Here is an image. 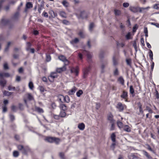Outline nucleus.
<instances>
[{
  "label": "nucleus",
  "instance_id": "obj_1",
  "mask_svg": "<svg viewBox=\"0 0 159 159\" xmlns=\"http://www.w3.org/2000/svg\"><path fill=\"white\" fill-rule=\"evenodd\" d=\"M45 140L50 143L54 142L56 143H58L60 141L58 138L52 137H48L46 138Z\"/></svg>",
  "mask_w": 159,
  "mask_h": 159
},
{
  "label": "nucleus",
  "instance_id": "obj_2",
  "mask_svg": "<svg viewBox=\"0 0 159 159\" xmlns=\"http://www.w3.org/2000/svg\"><path fill=\"white\" fill-rule=\"evenodd\" d=\"M57 75L56 73L52 72L51 73L50 75L48 77V79L50 82H52L54 81V79L57 78Z\"/></svg>",
  "mask_w": 159,
  "mask_h": 159
},
{
  "label": "nucleus",
  "instance_id": "obj_3",
  "mask_svg": "<svg viewBox=\"0 0 159 159\" xmlns=\"http://www.w3.org/2000/svg\"><path fill=\"white\" fill-rule=\"evenodd\" d=\"M58 58L60 60L64 62L65 65H67L68 64L69 61L64 56L62 55H60L59 56Z\"/></svg>",
  "mask_w": 159,
  "mask_h": 159
},
{
  "label": "nucleus",
  "instance_id": "obj_4",
  "mask_svg": "<svg viewBox=\"0 0 159 159\" xmlns=\"http://www.w3.org/2000/svg\"><path fill=\"white\" fill-rule=\"evenodd\" d=\"M140 7L133 6H130L129 7V10L134 13H136L138 11H139Z\"/></svg>",
  "mask_w": 159,
  "mask_h": 159
},
{
  "label": "nucleus",
  "instance_id": "obj_5",
  "mask_svg": "<svg viewBox=\"0 0 159 159\" xmlns=\"http://www.w3.org/2000/svg\"><path fill=\"white\" fill-rule=\"evenodd\" d=\"M150 8V7H140L139 8V12L140 13H145Z\"/></svg>",
  "mask_w": 159,
  "mask_h": 159
},
{
  "label": "nucleus",
  "instance_id": "obj_6",
  "mask_svg": "<svg viewBox=\"0 0 159 159\" xmlns=\"http://www.w3.org/2000/svg\"><path fill=\"white\" fill-rule=\"evenodd\" d=\"M17 148L19 150H21L23 153H25L26 151V148L21 145H18Z\"/></svg>",
  "mask_w": 159,
  "mask_h": 159
},
{
  "label": "nucleus",
  "instance_id": "obj_7",
  "mask_svg": "<svg viewBox=\"0 0 159 159\" xmlns=\"http://www.w3.org/2000/svg\"><path fill=\"white\" fill-rule=\"evenodd\" d=\"M121 97L125 99V101L127 102L126 98L127 97V93L125 91H123L122 94L121 95Z\"/></svg>",
  "mask_w": 159,
  "mask_h": 159
},
{
  "label": "nucleus",
  "instance_id": "obj_8",
  "mask_svg": "<svg viewBox=\"0 0 159 159\" xmlns=\"http://www.w3.org/2000/svg\"><path fill=\"white\" fill-rule=\"evenodd\" d=\"M19 16V13L18 12L16 13L12 17V19L14 20H18Z\"/></svg>",
  "mask_w": 159,
  "mask_h": 159
},
{
  "label": "nucleus",
  "instance_id": "obj_9",
  "mask_svg": "<svg viewBox=\"0 0 159 159\" xmlns=\"http://www.w3.org/2000/svg\"><path fill=\"white\" fill-rule=\"evenodd\" d=\"M59 107L63 111H66L67 109V106L65 104L62 103L60 104Z\"/></svg>",
  "mask_w": 159,
  "mask_h": 159
},
{
  "label": "nucleus",
  "instance_id": "obj_10",
  "mask_svg": "<svg viewBox=\"0 0 159 159\" xmlns=\"http://www.w3.org/2000/svg\"><path fill=\"white\" fill-rule=\"evenodd\" d=\"M85 126L83 123L79 124L78 125V128L80 130H83L85 128Z\"/></svg>",
  "mask_w": 159,
  "mask_h": 159
},
{
  "label": "nucleus",
  "instance_id": "obj_11",
  "mask_svg": "<svg viewBox=\"0 0 159 159\" xmlns=\"http://www.w3.org/2000/svg\"><path fill=\"white\" fill-rule=\"evenodd\" d=\"M76 90V88L75 87H73L72 89L70 90L68 93L69 95H72L74 94Z\"/></svg>",
  "mask_w": 159,
  "mask_h": 159
},
{
  "label": "nucleus",
  "instance_id": "obj_12",
  "mask_svg": "<svg viewBox=\"0 0 159 159\" xmlns=\"http://www.w3.org/2000/svg\"><path fill=\"white\" fill-rule=\"evenodd\" d=\"M10 74L8 73H0V77H8L10 76Z\"/></svg>",
  "mask_w": 159,
  "mask_h": 159
},
{
  "label": "nucleus",
  "instance_id": "obj_13",
  "mask_svg": "<svg viewBox=\"0 0 159 159\" xmlns=\"http://www.w3.org/2000/svg\"><path fill=\"white\" fill-rule=\"evenodd\" d=\"M8 22V20L7 19H2L1 21L0 24L2 25H6Z\"/></svg>",
  "mask_w": 159,
  "mask_h": 159
},
{
  "label": "nucleus",
  "instance_id": "obj_14",
  "mask_svg": "<svg viewBox=\"0 0 159 159\" xmlns=\"http://www.w3.org/2000/svg\"><path fill=\"white\" fill-rule=\"evenodd\" d=\"M117 107L120 111H122L124 109L123 105L121 103H119L118 104Z\"/></svg>",
  "mask_w": 159,
  "mask_h": 159
},
{
  "label": "nucleus",
  "instance_id": "obj_15",
  "mask_svg": "<svg viewBox=\"0 0 159 159\" xmlns=\"http://www.w3.org/2000/svg\"><path fill=\"white\" fill-rule=\"evenodd\" d=\"M33 7V5L30 2H28L26 3V9L25 11H26V9L32 8Z\"/></svg>",
  "mask_w": 159,
  "mask_h": 159
},
{
  "label": "nucleus",
  "instance_id": "obj_16",
  "mask_svg": "<svg viewBox=\"0 0 159 159\" xmlns=\"http://www.w3.org/2000/svg\"><path fill=\"white\" fill-rule=\"evenodd\" d=\"M60 15L63 18H66V14L63 11H60L59 12Z\"/></svg>",
  "mask_w": 159,
  "mask_h": 159
},
{
  "label": "nucleus",
  "instance_id": "obj_17",
  "mask_svg": "<svg viewBox=\"0 0 159 159\" xmlns=\"http://www.w3.org/2000/svg\"><path fill=\"white\" fill-rule=\"evenodd\" d=\"M86 12L84 11H81L80 13V17L82 18H86L87 17Z\"/></svg>",
  "mask_w": 159,
  "mask_h": 159
},
{
  "label": "nucleus",
  "instance_id": "obj_18",
  "mask_svg": "<svg viewBox=\"0 0 159 159\" xmlns=\"http://www.w3.org/2000/svg\"><path fill=\"white\" fill-rule=\"evenodd\" d=\"M124 130L127 132H130L131 131L130 127L127 125H125L124 126Z\"/></svg>",
  "mask_w": 159,
  "mask_h": 159
},
{
  "label": "nucleus",
  "instance_id": "obj_19",
  "mask_svg": "<svg viewBox=\"0 0 159 159\" xmlns=\"http://www.w3.org/2000/svg\"><path fill=\"white\" fill-rule=\"evenodd\" d=\"M25 96L30 100H32L33 99V96L30 93H28L26 94L25 95Z\"/></svg>",
  "mask_w": 159,
  "mask_h": 159
},
{
  "label": "nucleus",
  "instance_id": "obj_20",
  "mask_svg": "<svg viewBox=\"0 0 159 159\" xmlns=\"http://www.w3.org/2000/svg\"><path fill=\"white\" fill-rule=\"evenodd\" d=\"M71 72L72 73H75L76 74V75H77L78 71V69L77 68H72L71 69Z\"/></svg>",
  "mask_w": 159,
  "mask_h": 159
},
{
  "label": "nucleus",
  "instance_id": "obj_21",
  "mask_svg": "<svg viewBox=\"0 0 159 159\" xmlns=\"http://www.w3.org/2000/svg\"><path fill=\"white\" fill-rule=\"evenodd\" d=\"M66 69L65 66H64L62 67L57 69V71L58 73H61L62 71L65 70H66Z\"/></svg>",
  "mask_w": 159,
  "mask_h": 159
},
{
  "label": "nucleus",
  "instance_id": "obj_22",
  "mask_svg": "<svg viewBox=\"0 0 159 159\" xmlns=\"http://www.w3.org/2000/svg\"><path fill=\"white\" fill-rule=\"evenodd\" d=\"M61 96L64 98L65 102L67 103H68L70 101V99L69 98L68 96H65V97H64L63 96L61 95Z\"/></svg>",
  "mask_w": 159,
  "mask_h": 159
},
{
  "label": "nucleus",
  "instance_id": "obj_23",
  "mask_svg": "<svg viewBox=\"0 0 159 159\" xmlns=\"http://www.w3.org/2000/svg\"><path fill=\"white\" fill-rule=\"evenodd\" d=\"M3 94L4 96H9L12 94V93L5 90L3 92Z\"/></svg>",
  "mask_w": 159,
  "mask_h": 159
},
{
  "label": "nucleus",
  "instance_id": "obj_24",
  "mask_svg": "<svg viewBox=\"0 0 159 159\" xmlns=\"http://www.w3.org/2000/svg\"><path fill=\"white\" fill-rule=\"evenodd\" d=\"M129 159H138L137 157L134 154H131L129 156Z\"/></svg>",
  "mask_w": 159,
  "mask_h": 159
},
{
  "label": "nucleus",
  "instance_id": "obj_25",
  "mask_svg": "<svg viewBox=\"0 0 159 159\" xmlns=\"http://www.w3.org/2000/svg\"><path fill=\"white\" fill-rule=\"evenodd\" d=\"M108 119L111 122H114L113 119V116L111 114L109 115L108 117Z\"/></svg>",
  "mask_w": 159,
  "mask_h": 159
},
{
  "label": "nucleus",
  "instance_id": "obj_26",
  "mask_svg": "<svg viewBox=\"0 0 159 159\" xmlns=\"http://www.w3.org/2000/svg\"><path fill=\"white\" fill-rule=\"evenodd\" d=\"M118 80L119 82L122 85H124V80L123 78L122 77H120L118 79Z\"/></svg>",
  "mask_w": 159,
  "mask_h": 159
},
{
  "label": "nucleus",
  "instance_id": "obj_27",
  "mask_svg": "<svg viewBox=\"0 0 159 159\" xmlns=\"http://www.w3.org/2000/svg\"><path fill=\"white\" fill-rule=\"evenodd\" d=\"M66 113L64 111H61L59 114V116L62 117H64L66 116Z\"/></svg>",
  "mask_w": 159,
  "mask_h": 159
},
{
  "label": "nucleus",
  "instance_id": "obj_28",
  "mask_svg": "<svg viewBox=\"0 0 159 159\" xmlns=\"http://www.w3.org/2000/svg\"><path fill=\"white\" fill-rule=\"evenodd\" d=\"M29 88L31 90H33L34 88V86L33 83L32 82L30 81L29 82Z\"/></svg>",
  "mask_w": 159,
  "mask_h": 159
},
{
  "label": "nucleus",
  "instance_id": "obj_29",
  "mask_svg": "<svg viewBox=\"0 0 159 159\" xmlns=\"http://www.w3.org/2000/svg\"><path fill=\"white\" fill-rule=\"evenodd\" d=\"M116 135L114 133H113L111 135V138L112 141L113 142H115L116 141Z\"/></svg>",
  "mask_w": 159,
  "mask_h": 159
},
{
  "label": "nucleus",
  "instance_id": "obj_30",
  "mask_svg": "<svg viewBox=\"0 0 159 159\" xmlns=\"http://www.w3.org/2000/svg\"><path fill=\"white\" fill-rule=\"evenodd\" d=\"M83 93V91L82 90H80L76 93V95L78 97H80V95Z\"/></svg>",
  "mask_w": 159,
  "mask_h": 159
},
{
  "label": "nucleus",
  "instance_id": "obj_31",
  "mask_svg": "<svg viewBox=\"0 0 159 159\" xmlns=\"http://www.w3.org/2000/svg\"><path fill=\"white\" fill-rule=\"evenodd\" d=\"M79 41V40L78 38H76L75 39H74L72 40L70 43L72 44L76 43H77Z\"/></svg>",
  "mask_w": 159,
  "mask_h": 159
},
{
  "label": "nucleus",
  "instance_id": "obj_32",
  "mask_svg": "<svg viewBox=\"0 0 159 159\" xmlns=\"http://www.w3.org/2000/svg\"><path fill=\"white\" fill-rule=\"evenodd\" d=\"M13 156L15 157H17L19 155V152L16 151H14L13 152Z\"/></svg>",
  "mask_w": 159,
  "mask_h": 159
},
{
  "label": "nucleus",
  "instance_id": "obj_33",
  "mask_svg": "<svg viewBox=\"0 0 159 159\" xmlns=\"http://www.w3.org/2000/svg\"><path fill=\"white\" fill-rule=\"evenodd\" d=\"M62 4L65 7H67L69 5L68 2L66 0L63 1L62 2Z\"/></svg>",
  "mask_w": 159,
  "mask_h": 159
},
{
  "label": "nucleus",
  "instance_id": "obj_34",
  "mask_svg": "<svg viewBox=\"0 0 159 159\" xmlns=\"http://www.w3.org/2000/svg\"><path fill=\"white\" fill-rule=\"evenodd\" d=\"M0 84L3 87L6 84V81L4 80H2L0 81Z\"/></svg>",
  "mask_w": 159,
  "mask_h": 159
},
{
  "label": "nucleus",
  "instance_id": "obj_35",
  "mask_svg": "<svg viewBox=\"0 0 159 159\" xmlns=\"http://www.w3.org/2000/svg\"><path fill=\"white\" fill-rule=\"evenodd\" d=\"M117 125L118 127L120 128H121L123 127V124L120 121H117Z\"/></svg>",
  "mask_w": 159,
  "mask_h": 159
},
{
  "label": "nucleus",
  "instance_id": "obj_36",
  "mask_svg": "<svg viewBox=\"0 0 159 159\" xmlns=\"http://www.w3.org/2000/svg\"><path fill=\"white\" fill-rule=\"evenodd\" d=\"M149 56L150 58L151 59L152 61L153 58V53L152 52V51L150 50L149 51Z\"/></svg>",
  "mask_w": 159,
  "mask_h": 159
},
{
  "label": "nucleus",
  "instance_id": "obj_37",
  "mask_svg": "<svg viewBox=\"0 0 159 159\" xmlns=\"http://www.w3.org/2000/svg\"><path fill=\"white\" fill-rule=\"evenodd\" d=\"M3 68L5 70H7L9 69L8 64L7 62H5L4 63Z\"/></svg>",
  "mask_w": 159,
  "mask_h": 159
},
{
  "label": "nucleus",
  "instance_id": "obj_38",
  "mask_svg": "<svg viewBox=\"0 0 159 159\" xmlns=\"http://www.w3.org/2000/svg\"><path fill=\"white\" fill-rule=\"evenodd\" d=\"M8 90L10 91L14 90L15 89V88L12 86L11 85H9L8 87Z\"/></svg>",
  "mask_w": 159,
  "mask_h": 159
},
{
  "label": "nucleus",
  "instance_id": "obj_39",
  "mask_svg": "<svg viewBox=\"0 0 159 159\" xmlns=\"http://www.w3.org/2000/svg\"><path fill=\"white\" fill-rule=\"evenodd\" d=\"M36 110L37 112L39 113H41L43 112V109L39 107H36Z\"/></svg>",
  "mask_w": 159,
  "mask_h": 159
},
{
  "label": "nucleus",
  "instance_id": "obj_40",
  "mask_svg": "<svg viewBox=\"0 0 159 159\" xmlns=\"http://www.w3.org/2000/svg\"><path fill=\"white\" fill-rule=\"evenodd\" d=\"M78 34L81 38H83L84 36V32L83 31H80L79 32Z\"/></svg>",
  "mask_w": 159,
  "mask_h": 159
},
{
  "label": "nucleus",
  "instance_id": "obj_41",
  "mask_svg": "<svg viewBox=\"0 0 159 159\" xmlns=\"http://www.w3.org/2000/svg\"><path fill=\"white\" fill-rule=\"evenodd\" d=\"M94 24L93 23H91L89 26V30L90 31H92L93 28L94 27Z\"/></svg>",
  "mask_w": 159,
  "mask_h": 159
},
{
  "label": "nucleus",
  "instance_id": "obj_42",
  "mask_svg": "<svg viewBox=\"0 0 159 159\" xmlns=\"http://www.w3.org/2000/svg\"><path fill=\"white\" fill-rule=\"evenodd\" d=\"M114 74L115 75H119V72L117 68H116L114 71Z\"/></svg>",
  "mask_w": 159,
  "mask_h": 159
},
{
  "label": "nucleus",
  "instance_id": "obj_43",
  "mask_svg": "<svg viewBox=\"0 0 159 159\" xmlns=\"http://www.w3.org/2000/svg\"><path fill=\"white\" fill-rule=\"evenodd\" d=\"M129 91L131 94H133L134 93V89L132 85L130 86L129 87Z\"/></svg>",
  "mask_w": 159,
  "mask_h": 159
},
{
  "label": "nucleus",
  "instance_id": "obj_44",
  "mask_svg": "<svg viewBox=\"0 0 159 159\" xmlns=\"http://www.w3.org/2000/svg\"><path fill=\"white\" fill-rule=\"evenodd\" d=\"M114 12L116 15H119L120 14V11L118 10H115Z\"/></svg>",
  "mask_w": 159,
  "mask_h": 159
},
{
  "label": "nucleus",
  "instance_id": "obj_45",
  "mask_svg": "<svg viewBox=\"0 0 159 159\" xmlns=\"http://www.w3.org/2000/svg\"><path fill=\"white\" fill-rule=\"evenodd\" d=\"M11 44V42H8L7 43V45L5 48V51H7L8 50L9 48V47L10 46V45Z\"/></svg>",
  "mask_w": 159,
  "mask_h": 159
},
{
  "label": "nucleus",
  "instance_id": "obj_46",
  "mask_svg": "<svg viewBox=\"0 0 159 159\" xmlns=\"http://www.w3.org/2000/svg\"><path fill=\"white\" fill-rule=\"evenodd\" d=\"M153 8L156 9H159V4H155L153 6Z\"/></svg>",
  "mask_w": 159,
  "mask_h": 159
},
{
  "label": "nucleus",
  "instance_id": "obj_47",
  "mask_svg": "<svg viewBox=\"0 0 159 159\" xmlns=\"http://www.w3.org/2000/svg\"><path fill=\"white\" fill-rule=\"evenodd\" d=\"M151 24L155 25L156 27L159 28V24L154 22H151Z\"/></svg>",
  "mask_w": 159,
  "mask_h": 159
},
{
  "label": "nucleus",
  "instance_id": "obj_48",
  "mask_svg": "<svg viewBox=\"0 0 159 159\" xmlns=\"http://www.w3.org/2000/svg\"><path fill=\"white\" fill-rule=\"evenodd\" d=\"M51 59V57L49 55H46V60L47 61H50Z\"/></svg>",
  "mask_w": 159,
  "mask_h": 159
},
{
  "label": "nucleus",
  "instance_id": "obj_49",
  "mask_svg": "<svg viewBox=\"0 0 159 159\" xmlns=\"http://www.w3.org/2000/svg\"><path fill=\"white\" fill-rule=\"evenodd\" d=\"M27 47L26 48V50L27 51H29L30 48V47L31 46V44L30 43H27Z\"/></svg>",
  "mask_w": 159,
  "mask_h": 159
},
{
  "label": "nucleus",
  "instance_id": "obj_50",
  "mask_svg": "<svg viewBox=\"0 0 159 159\" xmlns=\"http://www.w3.org/2000/svg\"><path fill=\"white\" fill-rule=\"evenodd\" d=\"M138 28V26L137 25H135L133 27V32H135Z\"/></svg>",
  "mask_w": 159,
  "mask_h": 159
},
{
  "label": "nucleus",
  "instance_id": "obj_51",
  "mask_svg": "<svg viewBox=\"0 0 159 159\" xmlns=\"http://www.w3.org/2000/svg\"><path fill=\"white\" fill-rule=\"evenodd\" d=\"M113 63L114 66H116L118 64L117 61L115 59L114 57L113 58Z\"/></svg>",
  "mask_w": 159,
  "mask_h": 159
},
{
  "label": "nucleus",
  "instance_id": "obj_52",
  "mask_svg": "<svg viewBox=\"0 0 159 159\" xmlns=\"http://www.w3.org/2000/svg\"><path fill=\"white\" fill-rule=\"evenodd\" d=\"M146 110H148L149 113H152V110L149 107H147V106L146 107Z\"/></svg>",
  "mask_w": 159,
  "mask_h": 159
},
{
  "label": "nucleus",
  "instance_id": "obj_53",
  "mask_svg": "<svg viewBox=\"0 0 159 159\" xmlns=\"http://www.w3.org/2000/svg\"><path fill=\"white\" fill-rule=\"evenodd\" d=\"M131 34L130 33H129L126 34V37L127 39H130Z\"/></svg>",
  "mask_w": 159,
  "mask_h": 159
},
{
  "label": "nucleus",
  "instance_id": "obj_54",
  "mask_svg": "<svg viewBox=\"0 0 159 159\" xmlns=\"http://www.w3.org/2000/svg\"><path fill=\"white\" fill-rule=\"evenodd\" d=\"M3 112H6L7 111V108L6 106H3L2 107Z\"/></svg>",
  "mask_w": 159,
  "mask_h": 159
},
{
  "label": "nucleus",
  "instance_id": "obj_55",
  "mask_svg": "<svg viewBox=\"0 0 159 159\" xmlns=\"http://www.w3.org/2000/svg\"><path fill=\"white\" fill-rule=\"evenodd\" d=\"M123 6L125 7H127L129 6V3H123Z\"/></svg>",
  "mask_w": 159,
  "mask_h": 159
},
{
  "label": "nucleus",
  "instance_id": "obj_56",
  "mask_svg": "<svg viewBox=\"0 0 159 159\" xmlns=\"http://www.w3.org/2000/svg\"><path fill=\"white\" fill-rule=\"evenodd\" d=\"M126 62L128 65L130 66L131 63V60L129 59H127Z\"/></svg>",
  "mask_w": 159,
  "mask_h": 159
},
{
  "label": "nucleus",
  "instance_id": "obj_57",
  "mask_svg": "<svg viewBox=\"0 0 159 159\" xmlns=\"http://www.w3.org/2000/svg\"><path fill=\"white\" fill-rule=\"evenodd\" d=\"M18 71L19 73H22L23 71V69L22 67H20L18 70Z\"/></svg>",
  "mask_w": 159,
  "mask_h": 159
},
{
  "label": "nucleus",
  "instance_id": "obj_58",
  "mask_svg": "<svg viewBox=\"0 0 159 159\" xmlns=\"http://www.w3.org/2000/svg\"><path fill=\"white\" fill-rule=\"evenodd\" d=\"M112 123L111 125V130H113L114 129V122H111Z\"/></svg>",
  "mask_w": 159,
  "mask_h": 159
},
{
  "label": "nucleus",
  "instance_id": "obj_59",
  "mask_svg": "<svg viewBox=\"0 0 159 159\" xmlns=\"http://www.w3.org/2000/svg\"><path fill=\"white\" fill-rule=\"evenodd\" d=\"M40 90L41 92H44L45 90L44 88L42 86L40 87Z\"/></svg>",
  "mask_w": 159,
  "mask_h": 159
},
{
  "label": "nucleus",
  "instance_id": "obj_60",
  "mask_svg": "<svg viewBox=\"0 0 159 159\" xmlns=\"http://www.w3.org/2000/svg\"><path fill=\"white\" fill-rule=\"evenodd\" d=\"M59 156L61 158L63 159H64V154L63 153H60Z\"/></svg>",
  "mask_w": 159,
  "mask_h": 159
},
{
  "label": "nucleus",
  "instance_id": "obj_61",
  "mask_svg": "<svg viewBox=\"0 0 159 159\" xmlns=\"http://www.w3.org/2000/svg\"><path fill=\"white\" fill-rule=\"evenodd\" d=\"M16 107L14 105H13L11 106V109L13 111H15L16 110Z\"/></svg>",
  "mask_w": 159,
  "mask_h": 159
},
{
  "label": "nucleus",
  "instance_id": "obj_62",
  "mask_svg": "<svg viewBox=\"0 0 159 159\" xmlns=\"http://www.w3.org/2000/svg\"><path fill=\"white\" fill-rule=\"evenodd\" d=\"M63 23L67 25L69 24V22L66 20H63Z\"/></svg>",
  "mask_w": 159,
  "mask_h": 159
},
{
  "label": "nucleus",
  "instance_id": "obj_63",
  "mask_svg": "<svg viewBox=\"0 0 159 159\" xmlns=\"http://www.w3.org/2000/svg\"><path fill=\"white\" fill-rule=\"evenodd\" d=\"M43 16L44 17H48V13L46 12H43Z\"/></svg>",
  "mask_w": 159,
  "mask_h": 159
},
{
  "label": "nucleus",
  "instance_id": "obj_64",
  "mask_svg": "<svg viewBox=\"0 0 159 159\" xmlns=\"http://www.w3.org/2000/svg\"><path fill=\"white\" fill-rule=\"evenodd\" d=\"M8 103V101L7 100H5L3 102V103L4 105V106H6Z\"/></svg>",
  "mask_w": 159,
  "mask_h": 159
}]
</instances>
